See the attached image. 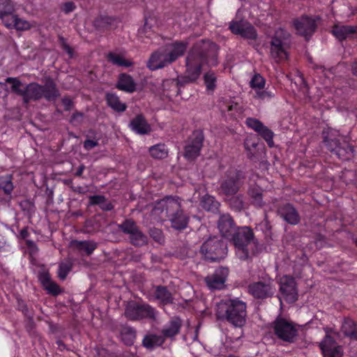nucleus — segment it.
<instances>
[{
	"instance_id": "1",
	"label": "nucleus",
	"mask_w": 357,
	"mask_h": 357,
	"mask_svg": "<svg viewBox=\"0 0 357 357\" xmlns=\"http://www.w3.org/2000/svg\"><path fill=\"white\" fill-rule=\"evenodd\" d=\"M217 52V45L210 40H201L197 42L186 57V75L178 78L177 84L183 85L196 81L204 63L216 65Z\"/></svg>"
},
{
	"instance_id": "2",
	"label": "nucleus",
	"mask_w": 357,
	"mask_h": 357,
	"mask_svg": "<svg viewBox=\"0 0 357 357\" xmlns=\"http://www.w3.org/2000/svg\"><path fill=\"white\" fill-rule=\"evenodd\" d=\"M246 303L238 298H225L217 304L216 316L235 328H242L246 323Z\"/></svg>"
},
{
	"instance_id": "3",
	"label": "nucleus",
	"mask_w": 357,
	"mask_h": 357,
	"mask_svg": "<svg viewBox=\"0 0 357 357\" xmlns=\"http://www.w3.org/2000/svg\"><path fill=\"white\" fill-rule=\"evenodd\" d=\"M60 96V93L55 82L52 79H47L44 85L31 82L26 85L23 100L27 103L31 100L45 98L47 101H54Z\"/></svg>"
},
{
	"instance_id": "4",
	"label": "nucleus",
	"mask_w": 357,
	"mask_h": 357,
	"mask_svg": "<svg viewBox=\"0 0 357 357\" xmlns=\"http://www.w3.org/2000/svg\"><path fill=\"white\" fill-rule=\"evenodd\" d=\"M322 135L324 142L330 151L342 160L349 158L353 148L349 144L347 137L341 136L338 130L331 128L324 129Z\"/></svg>"
},
{
	"instance_id": "5",
	"label": "nucleus",
	"mask_w": 357,
	"mask_h": 357,
	"mask_svg": "<svg viewBox=\"0 0 357 357\" xmlns=\"http://www.w3.org/2000/svg\"><path fill=\"white\" fill-rule=\"evenodd\" d=\"M271 329L278 339L285 342L294 343L298 337L297 325L280 315L271 323Z\"/></svg>"
},
{
	"instance_id": "6",
	"label": "nucleus",
	"mask_w": 357,
	"mask_h": 357,
	"mask_svg": "<svg viewBox=\"0 0 357 357\" xmlns=\"http://www.w3.org/2000/svg\"><path fill=\"white\" fill-rule=\"evenodd\" d=\"M200 252L207 261H219L227 256V245L222 238L210 237L202 245Z\"/></svg>"
},
{
	"instance_id": "7",
	"label": "nucleus",
	"mask_w": 357,
	"mask_h": 357,
	"mask_svg": "<svg viewBox=\"0 0 357 357\" xmlns=\"http://www.w3.org/2000/svg\"><path fill=\"white\" fill-rule=\"evenodd\" d=\"M289 39V33L284 29H278L271 41V55L276 62L288 58L287 49Z\"/></svg>"
},
{
	"instance_id": "8",
	"label": "nucleus",
	"mask_w": 357,
	"mask_h": 357,
	"mask_svg": "<svg viewBox=\"0 0 357 357\" xmlns=\"http://www.w3.org/2000/svg\"><path fill=\"white\" fill-rule=\"evenodd\" d=\"M254 237L252 230L248 227H243L236 229L232 235V241L236 248V254L240 259L248 258V245Z\"/></svg>"
},
{
	"instance_id": "9",
	"label": "nucleus",
	"mask_w": 357,
	"mask_h": 357,
	"mask_svg": "<svg viewBox=\"0 0 357 357\" xmlns=\"http://www.w3.org/2000/svg\"><path fill=\"white\" fill-rule=\"evenodd\" d=\"M158 312L149 304L139 305L136 303H130L126 307L125 315L132 321L142 319L155 320Z\"/></svg>"
},
{
	"instance_id": "10",
	"label": "nucleus",
	"mask_w": 357,
	"mask_h": 357,
	"mask_svg": "<svg viewBox=\"0 0 357 357\" xmlns=\"http://www.w3.org/2000/svg\"><path fill=\"white\" fill-rule=\"evenodd\" d=\"M169 209L168 219L172 228L181 230L187 227L189 217L185 215L181 208V204L178 198L175 199L174 202H170L167 206Z\"/></svg>"
},
{
	"instance_id": "11",
	"label": "nucleus",
	"mask_w": 357,
	"mask_h": 357,
	"mask_svg": "<svg viewBox=\"0 0 357 357\" xmlns=\"http://www.w3.org/2000/svg\"><path fill=\"white\" fill-rule=\"evenodd\" d=\"M324 331L326 335L319 343L324 357H342L343 355L342 347L337 344L331 336L332 333H335L333 330L330 328H324Z\"/></svg>"
},
{
	"instance_id": "12",
	"label": "nucleus",
	"mask_w": 357,
	"mask_h": 357,
	"mask_svg": "<svg viewBox=\"0 0 357 357\" xmlns=\"http://www.w3.org/2000/svg\"><path fill=\"white\" fill-rule=\"evenodd\" d=\"M240 173L236 169H229L220 183L221 192L227 195H234L240 189Z\"/></svg>"
},
{
	"instance_id": "13",
	"label": "nucleus",
	"mask_w": 357,
	"mask_h": 357,
	"mask_svg": "<svg viewBox=\"0 0 357 357\" xmlns=\"http://www.w3.org/2000/svg\"><path fill=\"white\" fill-rule=\"evenodd\" d=\"M203 132L200 130L194 131L185 146V158L191 160L198 157L203 145Z\"/></svg>"
},
{
	"instance_id": "14",
	"label": "nucleus",
	"mask_w": 357,
	"mask_h": 357,
	"mask_svg": "<svg viewBox=\"0 0 357 357\" xmlns=\"http://www.w3.org/2000/svg\"><path fill=\"white\" fill-rule=\"evenodd\" d=\"M229 29L233 33L247 39L255 40L257 38V30L246 20H233L230 22Z\"/></svg>"
},
{
	"instance_id": "15",
	"label": "nucleus",
	"mask_w": 357,
	"mask_h": 357,
	"mask_svg": "<svg viewBox=\"0 0 357 357\" xmlns=\"http://www.w3.org/2000/svg\"><path fill=\"white\" fill-rule=\"evenodd\" d=\"M249 293L256 298L264 299L274 294V287L271 280L253 282L248 286Z\"/></svg>"
},
{
	"instance_id": "16",
	"label": "nucleus",
	"mask_w": 357,
	"mask_h": 357,
	"mask_svg": "<svg viewBox=\"0 0 357 357\" xmlns=\"http://www.w3.org/2000/svg\"><path fill=\"white\" fill-rule=\"evenodd\" d=\"M245 124L248 127L257 132L266 142L269 147L272 148L274 146L273 132L259 120L249 117L247 118Z\"/></svg>"
},
{
	"instance_id": "17",
	"label": "nucleus",
	"mask_w": 357,
	"mask_h": 357,
	"mask_svg": "<svg viewBox=\"0 0 357 357\" xmlns=\"http://www.w3.org/2000/svg\"><path fill=\"white\" fill-rule=\"evenodd\" d=\"M280 291L288 303H294L298 299V291L295 280L287 275L280 279Z\"/></svg>"
},
{
	"instance_id": "18",
	"label": "nucleus",
	"mask_w": 357,
	"mask_h": 357,
	"mask_svg": "<svg viewBox=\"0 0 357 357\" xmlns=\"http://www.w3.org/2000/svg\"><path fill=\"white\" fill-rule=\"evenodd\" d=\"M229 271L226 268H219L214 273L205 278V282L211 289H222L225 287Z\"/></svg>"
},
{
	"instance_id": "19",
	"label": "nucleus",
	"mask_w": 357,
	"mask_h": 357,
	"mask_svg": "<svg viewBox=\"0 0 357 357\" xmlns=\"http://www.w3.org/2000/svg\"><path fill=\"white\" fill-rule=\"evenodd\" d=\"M188 45V42L175 41L172 43L166 45L163 47L171 63L184 54Z\"/></svg>"
},
{
	"instance_id": "20",
	"label": "nucleus",
	"mask_w": 357,
	"mask_h": 357,
	"mask_svg": "<svg viewBox=\"0 0 357 357\" xmlns=\"http://www.w3.org/2000/svg\"><path fill=\"white\" fill-rule=\"evenodd\" d=\"M294 25L297 33L305 37L311 36L316 29L314 20L306 16L294 20Z\"/></svg>"
},
{
	"instance_id": "21",
	"label": "nucleus",
	"mask_w": 357,
	"mask_h": 357,
	"mask_svg": "<svg viewBox=\"0 0 357 357\" xmlns=\"http://www.w3.org/2000/svg\"><path fill=\"white\" fill-rule=\"evenodd\" d=\"M169 64L171 63L163 47L153 52L147 62V66L151 70L164 68Z\"/></svg>"
},
{
	"instance_id": "22",
	"label": "nucleus",
	"mask_w": 357,
	"mask_h": 357,
	"mask_svg": "<svg viewBox=\"0 0 357 357\" xmlns=\"http://www.w3.org/2000/svg\"><path fill=\"white\" fill-rule=\"evenodd\" d=\"M38 280L48 294L56 296L62 292L61 287L52 280L48 271H40L38 274Z\"/></svg>"
},
{
	"instance_id": "23",
	"label": "nucleus",
	"mask_w": 357,
	"mask_h": 357,
	"mask_svg": "<svg viewBox=\"0 0 357 357\" xmlns=\"http://www.w3.org/2000/svg\"><path fill=\"white\" fill-rule=\"evenodd\" d=\"M175 199L167 197L156 203L151 212L152 218L156 221H162L166 218H168L169 213L167 206H169L170 202H174Z\"/></svg>"
},
{
	"instance_id": "24",
	"label": "nucleus",
	"mask_w": 357,
	"mask_h": 357,
	"mask_svg": "<svg viewBox=\"0 0 357 357\" xmlns=\"http://www.w3.org/2000/svg\"><path fill=\"white\" fill-rule=\"evenodd\" d=\"M181 326V319L178 317H174L162 327L161 335L164 337L165 340L170 339L173 341L175 340V337L179 334Z\"/></svg>"
},
{
	"instance_id": "25",
	"label": "nucleus",
	"mask_w": 357,
	"mask_h": 357,
	"mask_svg": "<svg viewBox=\"0 0 357 357\" xmlns=\"http://www.w3.org/2000/svg\"><path fill=\"white\" fill-rule=\"evenodd\" d=\"M129 128L138 135H147L151 131V125L142 114L137 115L130 121Z\"/></svg>"
},
{
	"instance_id": "26",
	"label": "nucleus",
	"mask_w": 357,
	"mask_h": 357,
	"mask_svg": "<svg viewBox=\"0 0 357 357\" xmlns=\"http://www.w3.org/2000/svg\"><path fill=\"white\" fill-rule=\"evenodd\" d=\"M280 215L288 223L297 225L300 221L299 215L296 208L289 204L280 206L278 209Z\"/></svg>"
},
{
	"instance_id": "27",
	"label": "nucleus",
	"mask_w": 357,
	"mask_h": 357,
	"mask_svg": "<svg viewBox=\"0 0 357 357\" xmlns=\"http://www.w3.org/2000/svg\"><path fill=\"white\" fill-rule=\"evenodd\" d=\"M218 227L222 235L225 237L230 236L235 230L234 220L228 213L220 216Z\"/></svg>"
},
{
	"instance_id": "28",
	"label": "nucleus",
	"mask_w": 357,
	"mask_h": 357,
	"mask_svg": "<svg viewBox=\"0 0 357 357\" xmlns=\"http://www.w3.org/2000/svg\"><path fill=\"white\" fill-rule=\"evenodd\" d=\"M16 10V2L13 0H0V19L4 24Z\"/></svg>"
},
{
	"instance_id": "29",
	"label": "nucleus",
	"mask_w": 357,
	"mask_h": 357,
	"mask_svg": "<svg viewBox=\"0 0 357 357\" xmlns=\"http://www.w3.org/2000/svg\"><path fill=\"white\" fill-rule=\"evenodd\" d=\"M248 195L251 200V204L255 207L262 208L265 206L263 190L259 186H250L248 190Z\"/></svg>"
},
{
	"instance_id": "30",
	"label": "nucleus",
	"mask_w": 357,
	"mask_h": 357,
	"mask_svg": "<svg viewBox=\"0 0 357 357\" xmlns=\"http://www.w3.org/2000/svg\"><path fill=\"white\" fill-rule=\"evenodd\" d=\"M165 340L162 335L149 333L142 340V345L147 349L153 350L162 347Z\"/></svg>"
},
{
	"instance_id": "31",
	"label": "nucleus",
	"mask_w": 357,
	"mask_h": 357,
	"mask_svg": "<svg viewBox=\"0 0 357 357\" xmlns=\"http://www.w3.org/2000/svg\"><path fill=\"white\" fill-rule=\"evenodd\" d=\"M332 33L339 40H343L349 34L357 33V26L349 25H335L332 29Z\"/></svg>"
},
{
	"instance_id": "32",
	"label": "nucleus",
	"mask_w": 357,
	"mask_h": 357,
	"mask_svg": "<svg viewBox=\"0 0 357 357\" xmlns=\"http://www.w3.org/2000/svg\"><path fill=\"white\" fill-rule=\"evenodd\" d=\"M3 24L8 28H15L20 31L28 30L31 28V24L28 21L19 18L15 14L13 15Z\"/></svg>"
},
{
	"instance_id": "33",
	"label": "nucleus",
	"mask_w": 357,
	"mask_h": 357,
	"mask_svg": "<svg viewBox=\"0 0 357 357\" xmlns=\"http://www.w3.org/2000/svg\"><path fill=\"white\" fill-rule=\"evenodd\" d=\"M71 247L80 252H84L86 255H91L97 247V244L91 241L74 240L70 243Z\"/></svg>"
},
{
	"instance_id": "34",
	"label": "nucleus",
	"mask_w": 357,
	"mask_h": 357,
	"mask_svg": "<svg viewBox=\"0 0 357 357\" xmlns=\"http://www.w3.org/2000/svg\"><path fill=\"white\" fill-rule=\"evenodd\" d=\"M117 88L126 92L132 93L135 91L136 86L131 76L121 74L119 77Z\"/></svg>"
},
{
	"instance_id": "35",
	"label": "nucleus",
	"mask_w": 357,
	"mask_h": 357,
	"mask_svg": "<svg viewBox=\"0 0 357 357\" xmlns=\"http://www.w3.org/2000/svg\"><path fill=\"white\" fill-rule=\"evenodd\" d=\"M341 330L345 336L357 340V324L352 319H344Z\"/></svg>"
},
{
	"instance_id": "36",
	"label": "nucleus",
	"mask_w": 357,
	"mask_h": 357,
	"mask_svg": "<svg viewBox=\"0 0 357 357\" xmlns=\"http://www.w3.org/2000/svg\"><path fill=\"white\" fill-rule=\"evenodd\" d=\"M106 100L107 105L116 112H122L126 109V105L122 102L115 93H107Z\"/></svg>"
},
{
	"instance_id": "37",
	"label": "nucleus",
	"mask_w": 357,
	"mask_h": 357,
	"mask_svg": "<svg viewBox=\"0 0 357 357\" xmlns=\"http://www.w3.org/2000/svg\"><path fill=\"white\" fill-rule=\"evenodd\" d=\"M201 206L207 211L217 213L219 209L220 203L215 200L214 197L206 195L201 200Z\"/></svg>"
},
{
	"instance_id": "38",
	"label": "nucleus",
	"mask_w": 357,
	"mask_h": 357,
	"mask_svg": "<svg viewBox=\"0 0 357 357\" xmlns=\"http://www.w3.org/2000/svg\"><path fill=\"white\" fill-rule=\"evenodd\" d=\"M155 297L165 305L173 303V296L165 287L158 286L155 291Z\"/></svg>"
},
{
	"instance_id": "39",
	"label": "nucleus",
	"mask_w": 357,
	"mask_h": 357,
	"mask_svg": "<svg viewBox=\"0 0 357 357\" xmlns=\"http://www.w3.org/2000/svg\"><path fill=\"white\" fill-rule=\"evenodd\" d=\"M12 181L13 176L11 174H6L0 176V191L3 192L4 195L9 197H10L14 189Z\"/></svg>"
},
{
	"instance_id": "40",
	"label": "nucleus",
	"mask_w": 357,
	"mask_h": 357,
	"mask_svg": "<svg viewBox=\"0 0 357 357\" xmlns=\"http://www.w3.org/2000/svg\"><path fill=\"white\" fill-rule=\"evenodd\" d=\"M151 155L155 159H163L168 155V149L164 144H158L149 148Z\"/></svg>"
},
{
	"instance_id": "41",
	"label": "nucleus",
	"mask_w": 357,
	"mask_h": 357,
	"mask_svg": "<svg viewBox=\"0 0 357 357\" xmlns=\"http://www.w3.org/2000/svg\"><path fill=\"white\" fill-rule=\"evenodd\" d=\"M121 336L124 344L130 346L134 344L136 338V331L131 327H124L121 329Z\"/></svg>"
},
{
	"instance_id": "42",
	"label": "nucleus",
	"mask_w": 357,
	"mask_h": 357,
	"mask_svg": "<svg viewBox=\"0 0 357 357\" xmlns=\"http://www.w3.org/2000/svg\"><path fill=\"white\" fill-rule=\"evenodd\" d=\"M151 24L149 19H146L144 24L138 30L137 36L142 42L146 43V38H151L154 35L151 29Z\"/></svg>"
},
{
	"instance_id": "43",
	"label": "nucleus",
	"mask_w": 357,
	"mask_h": 357,
	"mask_svg": "<svg viewBox=\"0 0 357 357\" xmlns=\"http://www.w3.org/2000/svg\"><path fill=\"white\" fill-rule=\"evenodd\" d=\"M107 58L113 64L119 66L130 67L132 65V62L126 60L122 55L110 52L108 54Z\"/></svg>"
},
{
	"instance_id": "44",
	"label": "nucleus",
	"mask_w": 357,
	"mask_h": 357,
	"mask_svg": "<svg viewBox=\"0 0 357 357\" xmlns=\"http://www.w3.org/2000/svg\"><path fill=\"white\" fill-rule=\"evenodd\" d=\"M130 240L132 244L135 246H143L147 243V237L138 228L130 235Z\"/></svg>"
},
{
	"instance_id": "45",
	"label": "nucleus",
	"mask_w": 357,
	"mask_h": 357,
	"mask_svg": "<svg viewBox=\"0 0 357 357\" xmlns=\"http://www.w3.org/2000/svg\"><path fill=\"white\" fill-rule=\"evenodd\" d=\"M72 267L73 264L70 260H66L61 262L59 264L57 271L58 277L61 280H64L66 278L68 274L70 272Z\"/></svg>"
},
{
	"instance_id": "46",
	"label": "nucleus",
	"mask_w": 357,
	"mask_h": 357,
	"mask_svg": "<svg viewBox=\"0 0 357 357\" xmlns=\"http://www.w3.org/2000/svg\"><path fill=\"white\" fill-rule=\"evenodd\" d=\"M119 229H121L124 234H127L130 235L134 231H136V229H138L136 223L130 219L126 220L121 224L119 225Z\"/></svg>"
},
{
	"instance_id": "47",
	"label": "nucleus",
	"mask_w": 357,
	"mask_h": 357,
	"mask_svg": "<svg viewBox=\"0 0 357 357\" xmlns=\"http://www.w3.org/2000/svg\"><path fill=\"white\" fill-rule=\"evenodd\" d=\"M204 83L206 90L208 91H213L216 87L217 77L215 73L212 71L207 72L204 76Z\"/></svg>"
},
{
	"instance_id": "48",
	"label": "nucleus",
	"mask_w": 357,
	"mask_h": 357,
	"mask_svg": "<svg viewBox=\"0 0 357 357\" xmlns=\"http://www.w3.org/2000/svg\"><path fill=\"white\" fill-rule=\"evenodd\" d=\"M7 83L12 84L11 89L12 91L23 98L25 89H21L22 82L17 77H8L6 79Z\"/></svg>"
},
{
	"instance_id": "49",
	"label": "nucleus",
	"mask_w": 357,
	"mask_h": 357,
	"mask_svg": "<svg viewBox=\"0 0 357 357\" xmlns=\"http://www.w3.org/2000/svg\"><path fill=\"white\" fill-rule=\"evenodd\" d=\"M266 81L259 74H255L250 82V87L255 91L259 89H264Z\"/></svg>"
},
{
	"instance_id": "50",
	"label": "nucleus",
	"mask_w": 357,
	"mask_h": 357,
	"mask_svg": "<svg viewBox=\"0 0 357 357\" xmlns=\"http://www.w3.org/2000/svg\"><path fill=\"white\" fill-rule=\"evenodd\" d=\"M229 205L231 209L236 211H241L244 208V202L242 195L231 197L229 200Z\"/></svg>"
},
{
	"instance_id": "51",
	"label": "nucleus",
	"mask_w": 357,
	"mask_h": 357,
	"mask_svg": "<svg viewBox=\"0 0 357 357\" xmlns=\"http://www.w3.org/2000/svg\"><path fill=\"white\" fill-rule=\"evenodd\" d=\"M274 97V93L271 91L259 89L255 91L253 98L259 101H268Z\"/></svg>"
},
{
	"instance_id": "52",
	"label": "nucleus",
	"mask_w": 357,
	"mask_h": 357,
	"mask_svg": "<svg viewBox=\"0 0 357 357\" xmlns=\"http://www.w3.org/2000/svg\"><path fill=\"white\" fill-rule=\"evenodd\" d=\"M149 234L155 242L160 244L164 243V235L161 229L155 227L151 228L149 230Z\"/></svg>"
},
{
	"instance_id": "53",
	"label": "nucleus",
	"mask_w": 357,
	"mask_h": 357,
	"mask_svg": "<svg viewBox=\"0 0 357 357\" xmlns=\"http://www.w3.org/2000/svg\"><path fill=\"white\" fill-rule=\"evenodd\" d=\"M257 144V142L253 141L251 138H247L245 139L244 142V147L248 152L247 154L249 158L252 159V158L255 156L252 151V149H256Z\"/></svg>"
},
{
	"instance_id": "54",
	"label": "nucleus",
	"mask_w": 357,
	"mask_h": 357,
	"mask_svg": "<svg viewBox=\"0 0 357 357\" xmlns=\"http://www.w3.org/2000/svg\"><path fill=\"white\" fill-rule=\"evenodd\" d=\"M256 229L261 230L266 235H268L271 233V225L267 219L266 213H265L264 219L257 225Z\"/></svg>"
},
{
	"instance_id": "55",
	"label": "nucleus",
	"mask_w": 357,
	"mask_h": 357,
	"mask_svg": "<svg viewBox=\"0 0 357 357\" xmlns=\"http://www.w3.org/2000/svg\"><path fill=\"white\" fill-rule=\"evenodd\" d=\"M221 109L222 112H230L231 115H235L236 113H238L240 111L238 104L234 101H230L227 103L225 107L221 106Z\"/></svg>"
},
{
	"instance_id": "56",
	"label": "nucleus",
	"mask_w": 357,
	"mask_h": 357,
	"mask_svg": "<svg viewBox=\"0 0 357 357\" xmlns=\"http://www.w3.org/2000/svg\"><path fill=\"white\" fill-rule=\"evenodd\" d=\"M84 114L82 112H75L70 119V123L75 126L81 124L83 121Z\"/></svg>"
},
{
	"instance_id": "57",
	"label": "nucleus",
	"mask_w": 357,
	"mask_h": 357,
	"mask_svg": "<svg viewBox=\"0 0 357 357\" xmlns=\"http://www.w3.org/2000/svg\"><path fill=\"white\" fill-rule=\"evenodd\" d=\"M89 200H90V204H91V205H96V204L102 205V204H104V202H105V201H106L105 197L102 195L91 196L89 198Z\"/></svg>"
},
{
	"instance_id": "58",
	"label": "nucleus",
	"mask_w": 357,
	"mask_h": 357,
	"mask_svg": "<svg viewBox=\"0 0 357 357\" xmlns=\"http://www.w3.org/2000/svg\"><path fill=\"white\" fill-rule=\"evenodd\" d=\"M62 104L64 107L65 110L70 111L73 107V102L72 100L68 97H63L61 100Z\"/></svg>"
},
{
	"instance_id": "59",
	"label": "nucleus",
	"mask_w": 357,
	"mask_h": 357,
	"mask_svg": "<svg viewBox=\"0 0 357 357\" xmlns=\"http://www.w3.org/2000/svg\"><path fill=\"white\" fill-rule=\"evenodd\" d=\"M98 144V143L96 141H93L91 139H86L84 142V148L86 150L89 151V150H91V149H93L94 147L97 146Z\"/></svg>"
},
{
	"instance_id": "60",
	"label": "nucleus",
	"mask_w": 357,
	"mask_h": 357,
	"mask_svg": "<svg viewBox=\"0 0 357 357\" xmlns=\"http://www.w3.org/2000/svg\"><path fill=\"white\" fill-rule=\"evenodd\" d=\"M112 18L107 16H100L97 20L96 23L99 26L100 24H110Z\"/></svg>"
},
{
	"instance_id": "61",
	"label": "nucleus",
	"mask_w": 357,
	"mask_h": 357,
	"mask_svg": "<svg viewBox=\"0 0 357 357\" xmlns=\"http://www.w3.org/2000/svg\"><path fill=\"white\" fill-rule=\"evenodd\" d=\"M75 8V6L72 2H68L64 6V10L66 13H70L74 10Z\"/></svg>"
},
{
	"instance_id": "62",
	"label": "nucleus",
	"mask_w": 357,
	"mask_h": 357,
	"mask_svg": "<svg viewBox=\"0 0 357 357\" xmlns=\"http://www.w3.org/2000/svg\"><path fill=\"white\" fill-rule=\"evenodd\" d=\"M100 207L105 211H111L113 208V205L110 202H104Z\"/></svg>"
},
{
	"instance_id": "63",
	"label": "nucleus",
	"mask_w": 357,
	"mask_h": 357,
	"mask_svg": "<svg viewBox=\"0 0 357 357\" xmlns=\"http://www.w3.org/2000/svg\"><path fill=\"white\" fill-rule=\"evenodd\" d=\"M20 234V236L22 237V238L25 239L29 236V233L26 228H24V229H21Z\"/></svg>"
},
{
	"instance_id": "64",
	"label": "nucleus",
	"mask_w": 357,
	"mask_h": 357,
	"mask_svg": "<svg viewBox=\"0 0 357 357\" xmlns=\"http://www.w3.org/2000/svg\"><path fill=\"white\" fill-rule=\"evenodd\" d=\"M63 47L64 50H65V51H66V52H67V53H68L70 56H72V55H73V50L71 49V47H70L68 45L66 44L65 43H63Z\"/></svg>"
}]
</instances>
